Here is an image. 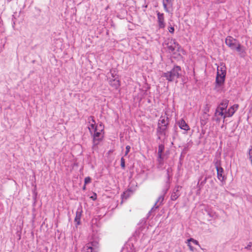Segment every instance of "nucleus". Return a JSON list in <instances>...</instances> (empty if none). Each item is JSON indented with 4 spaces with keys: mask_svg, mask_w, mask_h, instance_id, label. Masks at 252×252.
<instances>
[{
    "mask_svg": "<svg viewBox=\"0 0 252 252\" xmlns=\"http://www.w3.org/2000/svg\"><path fill=\"white\" fill-rule=\"evenodd\" d=\"M208 215L211 218L216 219L218 217V215L216 212H213V211L209 210L207 211Z\"/></svg>",
    "mask_w": 252,
    "mask_h": 252,
    "instance_id": "obj_23",
    "label": "nucleus"
},
{
    "mask_svg": "<svg viewBox=\"0 0 252 252\" xmlns=\"http://www.w3.org/2000/svg\"><path fill=\"white\" fill-rule=\"evenodd\" d=\"M170 188V181H167L164 185V188L162 189L161 195L164 196Z\"/></svg>",
    "mask_w": 252,
    "mask_h": 252,
    "instance_id": "obj_18",
    "label": "nucleus"
},
{
    "mask_svg": "<svg viewBox=\"0 0 252 252\" xmlns=\"http://www.w3.org/2000/svg\"><path fill=\"white\" fill-rule=\"evenodd\" d=\"M229 101L227 99H223L222 100L221 103L220 104L219 106L218 107H220L221 109L223 110H224L226 109L228 106Z\"/></svg>",
    "mask_w": 252,
    "mask_h": 252,
    "instance_id": "obj_19",
    "label": "nucleus"
},
{
    "mask_svg": "<svg viewBox=\"0 0 252 252\" xmlns=\"http://www.w3.org/2000/svg\"><path fill=\"white\" fill-rule=\"evenodd\" d=\"M224 75V76L226 75V70L225 67L224 66L222 67H218L217 69V75Z\"/></svg>",
    "mask_w": 252,
    "mask_h": 252,
    "instance_id": "obj_20",
    "label": "nucleus"
},
{
    "mask_svg": "<svg viewBox=\"0 0 252 252\" xmlns=\"http://www.w3.org/2000/svg\"><path fill=\"white\" fill-rule=\"evenodd\" d=\"M130 146L127 145L126 146L125 156H126L128 154V153L130 151Z\"/></svg>",
    "mask_w": 252,
    "mask_h": 252,
    "instance_id": "obj_33",
    "label": "nucleus"
},
{
    "mask_svg": "<svg viewBox=\"0 0 252 252\" xmlns=\"http://www.w3.org/2000/svg\"><path fill=\"white\" fill-rule=\"evenodd\" d=\"M158 162V164L157 167L158 168H161L162 166L163 165V159H159V160H157Z\"/></svg>",
    "mask_w": 252,
    "mask_h": 252,
    "instance_id": "obj_27",
    "label": "nucleus"
},
{
    "mask_svg": "<svg viewBox=\"0 0 252 252\" xmlns=\"http://www.w3.org/2000/svg\"><path fill=\"white\" fill-rule=\"evenodd\" d=\"M164 150V146L163 144H160L158 147V154H162Z\"/></svg>",
    "mask_w": 252,
    "mask_h": 252,
    "instance_id": "obj_25",
    "label": "nucleus"
},
{
    "mask_svg": "<svg viewBox=\"0 0 252 252\" xmlns=\"http://www.w3.org/2000/svg\"><path fill=\"white\" fill-rule=\"evenodd\" d=\"M216 170L217 171V176L218 179L221 182L224 181L226 178H225L224 176L223 175L224 171L223 169L222 168H220Z\"/></svg>",
    "mask_w": 252,
    "mask_h": 252,
    "instance_id": "obj_14",
    "label": "nucleus"
},
{
    "mask_svg": "<svg viewBox=\"0 0 252 252\" xmlns=\"http://www.w3.org/2000/svg\"><path fill=\"white\" fill-rule=\"evenodd\" d=\"M89 123L91 124H95V122L93 116H90L88 118Z\"/></svg>",
    "mask_w": 252,
    "mask_h": 252,
    "instance_id": "obj_31",
    "label": "nucleus"
},
{
    "mask_svg": "<svg viewBox=\"0 0 252 252\" xmlns=\"http://www.w3.org/2000/svg\"><path fill=\"white\" fill-rule=\"evenodd\" d=\"M171 3V0H163V5L165 11L169 12L168 6Z\"/></svg>",
    "mask_w": 252,
    "mask_h": 252,
    "instance_id": "obj_22",
    "label": "nucleus"
},
{
    "mask_svg": "<svg viewBox=\"0 0 252 252\" xmlns=\"http://www.w3.org/2000/svg\"><path fill=\"white\" fill-rule=\"evenodd\" d=\"M224 110H222L220 107H217L215 113V117H222L224 119V117L225 115V112H223Z\"/></svg>",
    "mask_w": 252,
    "mask_h": 252,
    "instance_id": "obj_16",
    "label": "nucleus"
},
{
    "mask_svg": "<svg viewBox=\"0 0 252 252\" xmlns=\"http://www.w3.org/2000/svg\"><path fill=\"white\" fill-rule=\"evenodd\" d=\"M110 73L111 74L112 78L110 80L109 84L112 87L117 89L120 86V81L117 78H115L114 74L112 72V71H110Z\"/></svg>",
    "mask_w": 252,
    "mask_h": 252,
    "instance_id": "obj_6",
    "label": "nucleus"
},
{
    "mask_svg": "<svg viewBox=\"0 0 252 252\" xmlns=\"http://www.w3.org/2000/svg\"><path fill=\"white\" fill-rule=\"evenodd\" d=\"M164 198V196H163V195H160L158 197V200H157L156 202L155 203L154 207L151 209V211L149 212V213H150L155 209H157L160 205H161L163 204Z\"/></svg>",
    "mask_w": 252,
    "mask_h": 252,
    "instance_id": "obj_11",
    "label": "nucleus"
},
{
    "mask_svg": "<svg viewBox=\"0 0 252 252\" xmlns=\"http://www.w3.org/2000/svg\"><path fill=\"white\" fill-rule=\"evenodd\" d=\"M95 127H96V126H95V124H91L89 126V129L92 134H93L92 130H94V131Z\"/></svg>",
    "mask_w": 252,
    "mask_h": 252,
    "instance_id": "obj_26",
    "label": "nucleus"
},
{
    "mask_svg": "<svg viewBox=\"0 0 252 252\" xmlns=\"http://www.w3.org/2000/svg\"><path fill=\"white\" fill-rule=\"evenodd\" d=\"M252 246V242H249L248 245L245 248L246 249L250 250Z\"/></svg>",
    "mask_w": 252,
    "mask_h": 252,
    "instance_id": "obj_36",
    "label": "nucleus"
},
{
    "mask_svg": "<svg viewBox=\"0 0 252 252\" xmlns=\"http://www.w3.org/2000/svg\"><path fill=\"white\" fill-rule=\"evenodd\" d=\"M103 137V133L102 131L97 130V128L95 127V130L93 134V148L99 143Z\"/></svg>",
    "mask_w": 252,
    "mask_h": 252,
    "instance_id": "obj_3",
    "label": "nucleus"
},
{
    "mask_svg": "<svg viewBox=\"0 0 252 252\" xmlns=\"http://www.w3.org/2000/svg\"><path fill=\"white\" fill-rule=\"evenodd\" d=\"M93 200H95L96 199V194L95 193H94V195L91 197Z\"/></svg>",
    "mask_w": 252,
    "mask_h": 252,
    "instance_id": "obj_40",
    "label": "nucleus"
},
{
    "mask_svg": "<svg viewBox=\"0 0 252 252\" xmlns=\"http://www.w3.org/2000/svg\"><path fill=\"white\" fill-rule=\"evenodd\" d=\"M225 44L233 50L237 51L241 56H244L246 53L245 48L241 45L239 42L232 36H228L225 38Z\"/></svg>",
    "mask_w": 252,
    "mask_h": 252,
    "instance_id": "obj_1",
    "label": "nucleus"
},
{
    "mask_svg": "<svg viewBox=\"0 0 252 252\" xmlns=\"http://www.w3.org/2000/svg\"><path fill=\"white\" fill-rule=\"evenodd\" d=\"M187 241H188V242H191L193 244H194L195 245H199V242L197 240H194L193 238L189 239L187 240Z\"/></svg>",
    "mask_w": 252,
    "mask_h": 252,
    "instance_id": "obj_28",
    "label": "nucleus"
},
{
    "mask_svg": "<svg viewBox=\"0 0 252 252\" xmlns=\"http://www.w3.org/2000/svg\"><path fill=\"white\" fill-rule=\"evenodd\" d=\"M168 125H162L160 126V125H158L157 128V134L158 135V138L160 139L161 135H165V131L167 128Z\"/></svg>",
    "mask_w": 252,
    "mask_h": 252,
    "instance_id": "obj_7",
    "label": "nucleus"
},
{
    "mask_svg": "<svg viewBox=\"0 0 252 252\" xmlns=\"http://www.w3.org/2000/svg\"><path fill=\"white\" fill-rule=\"evenodd\" d=\"M82 210L78 209L76 212V216L74 219V221L76 222V225H78L80 224V220L82 216Z\"/></svg>",
    "mask_w": 252,
    "mask_h": 252,
    "instance_id": "obj_13",
    "label": "nucleus"
},
{
    "mask_svg": "<svg viewBox=\"0 0 252 252\" xmlns=\"http://www.w3.org/2000/svg\"><path fill=\"white\" fill-rule=\"evenodd\" d=\"M186 243L188 244V246L189 247V250L191 252H193L194 248L191 245L190 242H188V241H187Z\"/></svg>",
    "mask_w": 252,
    "mask_h": 252,
    "instance_id": "obj_35",
    "label": "nucleus"
},
{
    "mask_svg": "<svg viewBox=\"0 0 252 252\" xmlns=\"http://www.w3.org/2000/svg\"><path fill=\"white\" fill-rule=\"evenodd\" d=\"M181 68L180 66L175 65L170 71L163 73L162 76L165 77L169 82H173L176 81L181 76Z\"/></svg>",
    "mask_w": 252,
    "mask_h": 252,
    "instance_id": "obj_2",
    "label": "nucleus"
},
{
    "mask_svg": "<svg viewBox=\"0 0 252 252\" xmlns=\"http://www.w3.org/2000/svg\"><path fill=\"white\" fill-rule=\"evenodd\" d=\"M182 187L179 186H177L173 189L172 194L171 195V199L172 200H176L180 196L179 189Z\"/></svg>",
    "mask_w": 252,
    "mask_h": 252,
    "instance_id": "obj_10",
    "label": "nucleus"
},
{
    "mask_svg": "<svg viewBox=\"0 0 252 252\" xmlns=\"http://www.w3.org/2000/svg\"><path fill=\"white\" fill-rule=\"evenodd\" d=\"M169 32L170 33H173L174 32V28L173 27H170L168 28Z\"/></svg>",
    "mask_w": 252,
    "mask_h": 252,
    "instance_id": "obj_38",
    "label": "nucleus"
},
{
    "mask_svg": "<svg viewBox=\"0 0 252 252\" xmlns=\"http://www.w3.org/2000/svg\"><path fill=\"white\" fill-rule=\"evenodd\" d=\"M225 0H218L219 2H220V3L224 2L225 1Z\"/></svg>",
    "mask_w": 252,
    "mask_h": 252,
    "instance_id": "obj_43",
    "label": "nucleus"
},
{
    "mask_svg": "<svg viewBox=\"0 0 252 252\" xmlns=\"http://www.w3.org/2000/svg\"><path fill=\"white\" fill-rule=\"evenodd\" d=\"M249 159H252V148L249 151Z\"/></svg>",
    "mask_w": 252,
    "mask_h": 252,
    "instance_id": "obj_37",
    "label": "nucleus"
},
{
    "mask_svg": "<svg viewBox=\"0 0 252 252\" xmlns=\"http://www.w3.org/2000/svg\"><path fill=\"white\" fill-rule=\"evenodd\" d=\"M215 166L216 168V169H219L220 168H222L221 165V161L220 159H215L214 161Z\"/></svg>",
    "mask_w": 252,
    "mask_h": 252,
    "instance_id": "obj_24",
    "label": "nucleus"
},
{
    "mask_svg": "<svg viewBox=\"0 0 252 252\" xmlns=\"http://www.w3.org/2000/svg\"><path fill=\"white\" fill-rule=\"evenodd\" d=\"M172 171V169L170 167H169L167 169L166 172H167V180L169 181L170 180V173Z\"/></svg>",
    "mask_w": 252,
    "mask_h": 252,
    "instance_id": "obj_29",
    "label": "nucleus"
},
{
    "mask_svg": "<svg viewBox=\"0 0 252 252\" xmlns=\"http://www.w3.org/2000/svg\"><path fill=\"white\" fill-rule=\"evenodd\" d=\"M91 181V178L90 177H87L85 178V185L89 184Z\"/></svg>",
    "mask_w": 252,
    "mask_h": 252,
    "instance_id": "obj_34",
    "label": "nucleus"
},
{
    "mask_svg": "<svg viewBox=\"0 0 252 252\" xmlns=\"http://www.w3.org/2000/svg\"><path fill=\"white\" fill-rule=\"evenodd\" d=\"M83 189L85 190L86 189V185L85 184L83 187Z\"/></svg>",
    "mask_w": 252,
    "mask_h": 252,
    "instance_id": "obj_45",
    "label": "nucleus"
},
{
    "mask_svg": "<svg viewBox=\"0 0 252 252\" xmlns=\"http://www.w3.org/2000/svg\"><path fill=\"white\" fill-rule=\"evenodd\" d=\"M205 113L206 114L207 112L209 111V109L208 108H206L205 110Z\"/></svg>",
    "mask_w": 252,
    "mask_h": 252,
    "instance_id": "obj_44",
    "label": "nucleus"
},
{
    "mask_svg": "<svg viewBox=\"0 0 252 252\" xmlns=\"http://www.w3.org/2000/svg\"><path fill=\"white\" fill-rule=\"evenodd\" d=\"M238 106V104H234L230 107L227 111H225V115L224 117V119L226 117H231L237 110Z\"/></svg>",
    "mask_w": 252,
    "mask_h": 252,
    "instance_id": "obj_8",
    "label": "nucleus"
},
{
    "mask_svg": "<svg viewBox=\"0 0 252 252\" xmlns=\"http://www.w3.org/2000/svg\"><path fill=\"white\" fill-rule=\"evenodd\" d=\"M206 123H207V122H206V120H202V119H201V124L202 125H206Z\"/></svg>",
    "mask_w": 252,
    "mask_h": 252,
    "instance_id": "obj_41",
    "label": "nucleus"
},
{
    "mask_svg": "<svg viewBox=\"0 0 252 252\" xmlns=\"http://www.w3.org/2000/svg\"><path fill=\"white\" fill-rule=\"evenodd\" d=\"M216 118L215 119V121L217 122H220V119L219 118V117H216Z\"/></svg>",
    "mask_w": 252,
    "mask_h": 252,
    "instance_id": "obj_42",
    "label": "nucleus"
},
{
    "mask_svg": "<svg viewBox=\"0 0 252 252\" xmlns=\"http://www.w3.org/2000/svg\"><path fill=\"white\" fill-rule=\"evenodd\" d=\"M98 243L97 242H92L86 245L87 252H97Z\"/></svg>",
    "mask_w": 252,
    "mask_h": 252,
    "instance_id": "obj_9",
    "label": "nucleus"
},
{
    "mask_svg": "<svg viewBox=\"0 0 252 252\" xmlns=\"http://www.w3.org/2000/svg\"><path fill=\"white\" fill-rule=\"evenodd\" d=\"M121 166L124 169L125 168V160L123 157L121 158Z\"/></svg>",
    "mask_w": 252,
    "mask_h": 252,
    "instance_id": "obj_30",
    "label": "nucleus"
},
{
    "mask_svg": "<svg viewBox=\"0 0 252 252\" xmlns=\"http://www.w3.org/2000/svg\"><path fill=\"white\" fill-rule=\"evenodd\" d=\"M97 130L103 131V126L102 125V123H101L99 126H96Z\"/></svg>",
    "mask_w": 252,
    "mask_h": 252,
    "instance_id": "obj_32",
    "label": "nucleus"
},
{
    "mask_svg": "<svg viewBox=\"0 0 252 252\" xmlns=\"http://www.w3.org/2000/svg\"><path fill=\"white\" fill-rule=\"evenodd\" d=\"M158 125H160V126L162 125H168V118L166 117L165 119V117H160Z\"/></svg>",
    "mask_w": 252,
    "mask_h": 252,
    "instance_id": "obj_17",
    "label": "nucleus"
},
{
    "mask_svg": "<svg viewBox=\"0 0 252 252\" xmlns=\"http://www.w3.org/2000/svg\"><path fill=\"white\" fill-rule=\"evenodd\" d=\"M158 17V26L159 29H164L165 27L164 22V16L163 13H161L159 11H157Z\"/></svg>",
    "mask_w": 252,
    "mask_h": 252,
    "instance_id": "obj_5",
    "label": "nucleus"
},
{
    "mask_svg": "<svg viewBox=\"0 0 252 252\" xmlns=\"http://www.w3.org/2000/svg\"><path fill=\"white\" fill-rule=\"evenodd\" d=\"M250 160H251V163H252V159H250Z\"/></svg>",
    "mask_w": 252,
    "mask_h": 252,
    "instance_id": "obj_46",
    "label": "nucleus"
},
{
    "mask_svg": "<svg viewBox=\"0 0 252 252\" xmlns=\"http://www.w3.org/2000/svg\"><path fill=\"white\" fill-rule=\"evenodd\" d=\"M162 154H158V157L157 160H159V159H163V158Z\"/></svg>",
    "mask_w": 252,
    "mask_h": 252,
    "instance_id": "obj_39",
    "label": "nucleus"
},
{
    "mask_svg": "<svg viewBox=\"0 0 252 252\" xmlns=\"http://www.w3.org/2000/svg\"><path fill=\"white\" fill-rule=\"evenodd\" d=\"M207 180V177H205L204 179H202V177H201L200 178V179L199 180V181L198 182V184H197V186L200 189L202 188V187L206 183Z\"/></svg>",
    "mask_w": 252,
    "mask_h": 252,
    "instance_id": "obj_21",
    "label": "nucleus"
},
{
    "mask_svg": "<svg viewBox=\"0 0 252 252\" xmlns=\"http://www.w3.org/2000/svg\"><path fill=\"white\" fill-rule=\"evenodd\" d=\"M225 76H224V75L220 76L217 75L216 79V87L217 86H221L223 84L225 80Z\"/></svg>",
    "mask_w": 252,
    "mask_h": 252,
    "instance_id": "obj_12",
    "label": "nucleus"
},
{
    "mask_svg": "<svg viewBox=\"0 0 252 252\" xmlns=\"http://www.w3.org/2000/svg\"><path fill=\"white\" fill-rule=\"evenodd\" d=\"M179 126L180 128L185 130H188L189 129V127L186 122L183 120L181 119L179 122Z\"/></svg>",
    "mask_w": 252,
    "mask_h": 252,
    "instance_id": "obj_15",
    "label": "nucleus"
},
{
    "mask_svg": "<svg viewBox=\"0 0 252 252\" xmlns=\"http://www.w3.org/2000/svg\"><path fill=\"white\" fill-rule=\"evenodd\" d=\"M167 48L169 51L171 53H175L176 51H179L180 48V45L175 41V39L169 40L167 43Z\"/></svg>",
    "mask_w": 252,
    "mask_h": 252,
    "instance_id": "obj_4",
    "label": "nucleus"
},
{
    "mask_svg": "<svg viewBox=\"0 0 252 252\" xmlns=\"http://www.w3.org/2000/svg\"><path fill=\"white\" fill-rule=\"evenodd\" d=\"M158 252H162V251H158Z\"/></svg>",
    "mask_w": 252,
    "mask_h": 252,
    "instance_id": "obj_47",
    "label": "nucleus"
}]
</instances>
